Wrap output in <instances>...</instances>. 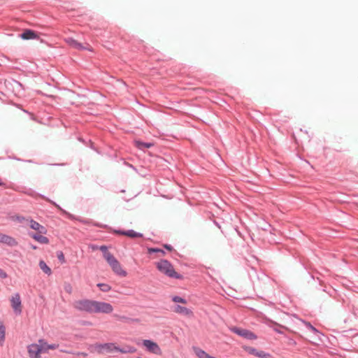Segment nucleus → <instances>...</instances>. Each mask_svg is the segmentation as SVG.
I'll return each instance as SVG.
<instances>
[{"label":"nucleus","instance_id":"36","mask_svg":"<svg viewBox=\"0 0 358 358\" xmlns=\"http://www.w3.org/2000/svg\"><path fill=\"white\" fill-rule=\"evenodd\" d=\"M275 331L279 334H282V332L280 331V330H278V329H275Z\"/></svg>","mask_w":358,"mask_h":358},{"label":"nucleus","instance_id":"13","mask_svg":"<svg viewBox=\"0 0 358 358\" xmlns=\"http://www.w3.org/2000/svg\"><path fill=\"white\" fill-rule=\"evenodd\" d=\"M173 312L189 317L193 315V313L191 310L188 309L185 306H181L180 305H177L173 308Z\"/></svg>","mask_w":358,"mask_h":358},{"label":"nucleus","instance_id":"3","mask_svg":"<svg viewBox=\"0 0 358 358\" xmlns=\"http://www.w3.org/2000/svg\"><path fill=\"white\" fill-rule=\"evenodd\" d=\"M157 269L166 276L176 279H182V275L178 273L173 265L167 260L162 259L156 263Z\"/></svg>","mask_w":358,"mask_h":358},{"label":"nucleus","instance_id":"8","mask_svg":"<svg viewBox=\"0 0 358 358\" xmlns=\"http://www.w3.org/2000/svg\"><path fill=\"white\" fill-rule=\"evenodd\" d=\"M11 306L17 314H21L22 313V303L19 294H14L10 299Z\"/></svg>","mask_w":358,"mask_h":358},{"label":"nucleus","instance_id":"1","mask_svg":"<svg viewBox=\"0 0 358 358\" xmlns=\"http://www.w3.org/2000/svg\"><path fill=\"white\" fill-rule=\"evenodd\" d=\"M73 306L79 311L90 314H110L114 310L110 303L87 299L74 301Z\"/></svg>","mask_w":358,"mask_h":358},{"label":"nucleus","instance_id":"14","mask_svg":"<svg viewBox=\"0 0 358 358\" xmlns=\"http://www.w3.org/2000/svg\"><path fill=\"white\" fill-rule=\"evenodd\" d=\"M29 236L31 237L33 239L36 241L37 242L42 243V244H48L49 243V239L44 236L43 234H39V233H29Z\"/></svg>","mask_w":358,"mask_h":358},{"label":"nucleus","instance_id":"18","mask_svg":"<svg viewBox=\"0 0 358 358\" xmlns=\"http://www.w3.org/2000/svg\"><path fill=\"white\" fill-rule=\"evenodd\" d=\"M134 143L136 146L141 150H143L144 148H150L153 146V143H143L140 141H136Z\"/></svg>","mask_w":358,"mask_h":358},{"label":"nucleus","instance_id":"9","mask_svg":"<svg viewBox=\"0 0 358 358\" xmlns=\"http://www.w3.org/2000/svg\"><path fill=\"white\" fill-rule=\"evenodd\" d=\"M28 225L31 229L36 231L37 233L41 234H47L46 228L33 219L30 218V220H28Z\"/></svg>","mask_w":358,"mask_h":358},{"label":"nucleus","instance_id":"4","mask_svg":"<svg viewBox=\"0 0 358 358\" xmlns=\"http://www.w3.org/2000/svg\"><path fill=\"white\" fill-rule=\"evenodd\" d=\"M106 261L110 266L112 271L117 275L126 277L127 271L122 268L120 262L111 253H106Z\"/></svg>","mask_w":358,"mask_h":358},{"label":"nucleus","instance_id":"35","mask_svg":"<svg viewBox=\"0 0 358 358\" xmlns=\"http://www.w3.org/2000/svg\"><path fill=\"white\" fill-rule=\"evenodd\" d=\"M31 248L34 249V250H36L37 248H36V246L31 245Z\"/></svg>","mask_w":358,"mask_h":358},{"label":"nucleus","instance_id":"37","mask_svg":"<svg viewBox=\"0 0 358 358\" xmlns=\"http://www.w3.org/2000/svg\"><path fill=\"white\" fill-rule=\"evenodd\" d=\"M97 248H98V247H96H96H95V246H93V247H92V249H93V250H95V249H97Z\"/></svg>","mask_w":358,"mask_h":358},{"label":"nucleus","instance_id":"2","mask_svg":"<svg viewBox=\"0 0 358 358\" xmlns=\"http://www.w3.org/2000/svg\"><path fill=\"white\" fill-rule=\"evenodd\" d=\"M89 349L92 352H96L99 355H107L115 352H120L122 354L134 353L136 351V349L133 346L127 345L122 348H120L114 343H96L90 345Z\"/></svg>","mask_w":358,"mask_h":358},{"label":"nucleus","instance_id":"28","mask_svg":"<svg viewBox=\"0 0 358 358\" xmlns=\"http://www.w3.org/2000/svg\"><path fill=\"white\" fill-rule=\"evenodd\" d=\"M99 250L103 252V257H104L105 259H106V253H110V252L108 251L107 247L105 246V245L101 246L99 248Z\"/></svg>","mask_w":358,"mask_h":358},{"label":"nucleus","instance_id":"22","mask_svg":"<svg viewBox=\"0 0 358 358\" xmlns=\"http://www.w3.org/2000/svg\"><path fill=\"white\" fill-rule=\"evenodd\" d=\"M148 252L149 254H151L152 252H157V253L159 254V256H158L159 257H163L165 255L164 251L163 250L159 249V248H150L148 249Z\"/></svg>","mask_w":358,"mask_h":358},{"label":"nucleus","instance_id":"23","mask_svg":"<svg viewBox=\"0 0 358 358\" xmlns=\"http://www.w3.org/2000/svg\"><path fill=\"white\" fill-rule=\"evenodd\" d=\"M255 357H257L259 358H271L272 357V356L270 354L266 353L262 350H257V355Z\"/></svg>","mask_w":358,"mask_h":358},{"label":"nucleus","instance_id":"15","mask_svg":"<svg viewBox=\"0 0 358 358\" xmlns=\"http://www.w3.org/2000/svg\"><path fill=\"white\" fill-rule=\"evenodd\" d=\"M20 37L24 40H29V39H38V36L37 34L30 29L25 30L21 35Z\"/></svg>","mask_w":358,"mask_h":358},{"label":"nucleus","instance_id":"32","mask_svg":"<svg viewBox=\"0 0 358 358\" xmlns=\"http://www.w3.org/2000/svg\"><path fill=\"white\" fill-rule=\"evenodd\" d=\"M164 248L166 249H167L169 251H172L173 250V248L171 246V245H164Z\"/></svg>","mask_w":358,"mask_h":358},{"label":"nucleus","instance_id":"20","mask_svg":"<svg viewBox=\"0 0 358 358\" xmlns=\"http://www.w3.org/2000/svg\"><path fill=\"white\" fill-rule=\"evenodd\" d=\"M13 220L16 221L19 223H26L28 224V220H30V218H27L20 215H15L12 217Z\"/></svg>","mask_w":358,"mask_h":358},{"label":"nucleus","instance_id":"19","mask_svg":"<svg viewBox=\"0 0 358 358\" xmlns=\"http://www.w3.org/2000/svg\"><path fill=\"white\" fill-rule=\"evenodd\" d=\"M39 266H40V268L46 274L48 275H50L52 271H51V269L46 264V263L43 261V260H41L39 262Z\"/></svg>","mask_w":358,"mask_h":358},{"label":"nucleus","instance_id":"25","mask_svg":"<svg viewBox=\"0 0 358 358\" xmlns=\"http://www.w3.org/2000/svg\"><path fill=\"white\" fill-rule=\"evenodd\" d=\"M172 301L176 302V303H183V304H186L187 303V301L180 297V296H175L172 298Z\"/></svg>","mask_w":358,"mask_h":358},{"label":"nucleus","instance_id":"11","mask_svg":"<svg viewBox=\"0 0 358 358\" xmlns=\"http://www.w3.org/2000/svg\"><path fill=\"white\" fill-rule=\"evenodd\" d=\"M115 317L120 322L128 324H138L141 322L139 318H131L124 315H115Z\"/></svg>","mask_w":358,"mask_h":358},{"label":"nucleus","instance_id":"7","mask_svg":"<svg viewBox=\"0 0 358 358\" xmlns=\"http://www.w3.org/2000/svg\"><path fill=\"white\" fill-rule=\"evenodd\" d=\"M43 347H40L38 344H31L28 346V353L30 358H41V353L43 352Z\"/></svg>","mask_w":358,"mask_h":358},{"label":"nucleus","instance_id":"34","mask_svg":"<svg viewBox=\"0 0 358 358\" xmlns=\"http://www.w3.org/2000/svg\"><path fill=\"white\" fill-rule=\"evenodd\" d=\"M0 186H5V182L3 181V179L0 177Z\"/></svg>","mask_w":358,"mask_h":358},{"label":"nucleus","instance_id":"33","mask_svg":"<svg viewBox=\"0 0 358 358\" xmlns=\"http://www.w3.org/2000/svg\"><path fill=\"white\" fill-rule=\"evenodd\" d=\"M66 290L69 292V293H71V285H68L67 287H66Z\"/></svg>","mask_w":358,"mask_h":358},{"label":"nucleus","instance_id":"30","mask_svg":"<svg viewBox=\"0 0 358 358\" xmlns=\"http://www.w3.org/2000/svg\"><path fill=\"white\" fill-rule=\"evenodd\" d=\"M7 277H8L7 273L3 270L0 268V278L4 279V278H6Z\"/></svg>","mask_w":358,"mask_h":358},{"label":"nucleus","instance_id":"10","mask_svg":"<svg viewBox=\"0 0 358 358\" xmlns=\"http://www.w3.org/2000/svg\"><path fill=\"white\" fill-rule=\"evenodd\" d=\"M0 243L8 245L10 247H15L18 245L17 240L8 235L0 232Z\"/></svg>","mask_w":358,"mask_h":358},{"label":"nucleus","instance_id":"17","mask_svg":"<svg viewBox=\"0 0 358 358\" xmlns=\"http://www.w3.org/2000/svg\"><path fill=\"white\" fill-rule=\"evenodd\" d=\"M38 345L40 347L44 346L43 352H46L48 350H55L59 347V345L55 343L48 345L46 342L41 339L38 341Z\"/></svg>","mask_w":358,"mask_h":358},{"label":"nucleus","instance_id":"27","mask_svg":"<svg viewBox=\"0 0 358 358\" xmlns=\"http://www.w3.org/2000/svg\"><path fill=\"white\" fill-rule=\"evenodd\" d=\"M306 325L313 332H314L315 334H319L320 333L313 325L310 324V323L306 322Z\"/></svg>","mask_w":358,"mask_h":358},{"label":"nucleus","instance_id":"26","mask_svg":"<svg viewBox=\"0 0 358 358\" xmlns=\"http://www.w3.org/2000/svg\"><path fill=\"white\" fill-rule=\"evenodd\" d=\"M244 349L249 354L256 356L257 350L252 347H244Z\"/></svg>","mask_w":358,"mask_h":358},{"label":"nucleus","instance_id":"16","mask_svg":"<svg viewBox=\"0 0 358 358\" xmlns=\"http://www.w3.org/2000/svg\"><path fill=\"white\" fill-rule=\"evenodd\" d=\"M117 234L130 237V238H141L143 237V234L141 233H138L134 231V230H128V231H118Z\"/></svg>","mask_w":358,"mask_h":358},{"label":"nucleus","instance_id":"5","mask_svg":"<svg viewBox=\"0 0 358 358\" xmlns=\"http://www.w3.org/2000/svg\"><path fill=\"white\" fill-rule=\"evenodd\" d=\"M143 345L148 352L152 354L157 355H161L162 354V349L160 348L159 345L151 340H143Z\"/></svg>","mask_w":358,"mask_h":358},{"label":"nucleus","instance_id":"21","mask_svg":"<svg viewBox=\"0 0 358 358\" xmlns=\"http://www.w3.org/2000/svg\"><path fill=\"white\" fill-rule=\"evenodd\" d=\"M6 328L3 322H0V342L3 343L5 340Z\"/></svg>","mask_w":358,"mask_h":358},{"label":"nucleus","instance_id":"29","mask_svg":"<svg viewBox=\"0 0 358 358\" xmlns=\"http://www.w3.org/2000/svg\"><path fill=\"white\" fill-rule=\"evenodd\" d=\"M57 258L62 262H65V258H64V255L63 254L62 252H59L57 253Z\"/></svg>","mask_w":358,"mask_h":358},{"label":"nucleus","instance_id":"6","mask_svg":"<svg viewBox=\"0 0 358 358\" xmlns=\"http://www.w3.org/2000/svg\"><path fill=\"white\" fill-rule=\"evenodd\" d=\"M231 330L234 333L238 334V336L243 337L244 338H246L248 340H255L257 338V336L253 332H252L248 329L238 328V327H234L231 328Z\"/></svg>","mask_w":358,"mask_h":358},{"label":"nucleus","instance_id":"31","mask_svg":"<svg viewBox=\"0 0 358 358\" xmlns=\"http://www.w3.org/2000/svg\"><path fill=\"white\" fill-rule=\"evenodd\" d=\"M76 355L78 356H83V357L87 356V354L85 352H77Z\"/></svg>","mask_w":358,"mask_h":358},{"label":"nucleus","instance_id":"12","mask_svg":"<svg viewBox=\"0 0 358 358\" xmlns=\"http://www.w3.org/2000/svg\"><path fill=\"white\" fill-rule=\"evenodd\" d=\"M65 41L67 44H69L72 48L77 49V50H83V49H87L90 51H92V49L90 48L84 47L81 43L78 42L77 41L74 40L72 38H68L65 39Z\"/></svg>","mask_w":358,"mask_h":358},{"label":"nucleus","instance_id":"24","mask_svg":"<svg viewBox=\"0 0 358 358\" xmlns=\"http://www.w3.org/2000/svg\"><path fill=\"white\" fill-rule=\"evenodd\" d=\"M97 286L99 287V289L104 292H109L111 289L110 286L108 284L105 283H99Z\"/></svg>","mask_w":358,"mask_h":358}]
</instances>
